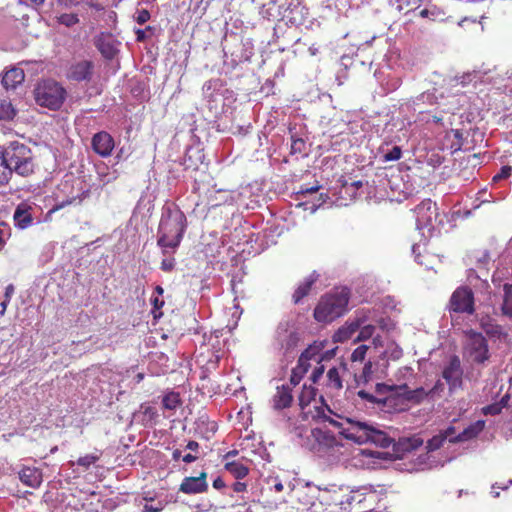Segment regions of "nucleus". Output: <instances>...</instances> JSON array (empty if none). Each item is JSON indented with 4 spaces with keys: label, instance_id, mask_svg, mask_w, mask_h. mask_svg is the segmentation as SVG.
Segmentation results:
<instances>
[{
    "label": "nucleus",
    "instance_id": "obj_1",
    "mask_svg": "<svg viewBox=\"0 0 512 512\" xmlns=\"http://www.w3.org/2000/svg\"><path fill=\"white\" fill-rule=\"evenodd\" d=\"M350 290L347 287L334 288L322 295L316 304L313 317L316 322L328 324L348 311Z\"/></svg>",
    "mask_w": 512,
    "mask_h": 512
},
{
    "label": "nucleus",
    "instance_id": "obj_2",
    "mask_svg": "<svg viewBox=\"0 0 512 512\" xmlns=\"http://www.w3.org/2000/svg\"><path fill=\"white\" fill-rule=\"evenodd\" d=\"M349 426L342 432L346 439L358 444L371 442L379 447L388 448L392 439L382 430L366 422L348 420Z\"/></svg>",
    "mask_w": 512,
    "mask_h": 512
},
{
    "label": "nucleus",
    "instance_id": "obj_3",
    "mask_svg": "<svg viewBox=\"0 0 512 512\" xmlns=\"http://www.w3.org/2000/svg\"><path fill=\"white\" fill-rule=\"evenodd\" d=\"M6 164L10 177L15 172L21 176H29L34 172L35 163L32 150L18 141L10 142L4 149Z\"/></svg>",
    "mask_w": 512,
    "mask_h": 512
},
{
    "label": "nucleus",
    "instance_id": "obj_4",
    "mask_svg": "<svg viewBox=\"0 0 512 512\" xmlns=\"http://www.w3.org/2000/svg\"><path fill=\"white\" fill-rule=\"evenodd\" d=\"M187 226L186 216L183 212L177 211L163 217L159 226L160 237L158 244L165 248H176L179 246Z\"/></svg>",
    "mask_w": 512,
    "mask_h": 512
},
{
    "label": "nucleus",
    "instance_id": "obj_5",
    "mask_svg": "<svg viewBox=\"0 0 512 512\" xmlns=\"http://www.w3.org/2000/svg\"><path fill=\"white\" fill-rule=\"evenodd\" d=\"M35 102L50 110H58L66 99V90L55 80L47 79L40 81L34 89Z\"/></svg>",
    "mask_w": 512,
    "mask_h": 512
},
{
    "label": "nucleus",
    "instance_id": "obj_6",
    "mask_svg": "<svg viewBox=\"0 0 512 512\" xmlns=\"http://www.w3.org/2000/svg\"><path fill=\"white\" fill-rule=\"evenodd\" d=\"M464 354L469 360L477 364H483L490 357L488 341L482 333L470 330L467 332V341Z\"/></svg>",
    "mask_w": 512,
    "mask_h": 512
},
{
    "label": "nucleus",
    "instance_id": "obj_7",
    "mask_svg": "<svg viewBox=\"0 0 512 512\" xmlns=\"http://www.w3.org/2000/svg\"><path fill=\"white\" fill-rule=\"evenodd\" d=\"M448 310L450 313H462L472 315L475 312L474 293L468 286H460L452 293Z\"/></svg>",
    "mask_w": 512,
    "mask_h": 512
},
{
    "label": "nucleus",
    "instance_id": "obj_8",
    "mask_svg": "<svg viewBox=\"0 0 512 512\" xmlns=\"http://www.w3.org/2000/svg\"><path fill=\"white\" fill-rule=\"evenodd\" d=\"M398 385H387L385 383H377L375 392L378 395H385L383 397V408L397 412L405 411L408 409V404L402 391L397 389Z\"/></svg>",
    "mask_w": 512,
    "mask_h": 512
},
{
    "label": "nucleus",
    "instance_id": "obj_9",
    "mask_svg": "<svg viewBox=\"0 0 512 512\" xmlns=\"http://www.w3.org/2000/svg\"><path fill=\"white\" fill-rule=\"evenodd\" d=\"M275 340L284 350V354L293 351L301 340L300 333L289 321L280 322L275 331Z\"/></svg>",
    "mask_w": 512,
    "mask_h": 512
},
{
    "label": "nucleus",
    "instance_id": "obj_10",
    "mask_svg": "<svg viewBox=\"0 0 512 512\" xmlns=\"http://www.w3.org/2000/svg\"><path fill=\"white\" fill-rule=\"evenodd\" d=\"M94 74V63L91 60L81 59L73 61L67 68L65 76L72 82H90Z\"/></svg>",
    "mask_w": 512,
    "mask_h": 512
},
{
    "label": "nucleus",
    "instance_id": "obj_11",
    "mask_svg": "<svg viewBox=\"0 0 512 512\" xmlns=\"http://www.w3.org/2000/svg\"><path fill=\"white\" fill-rule=\"evenodd\" d=\"M442 377L448 384L450 392L462 388L463 369L460 358L457 355L450 357L448 364L443 368Z\"/></svg>",
    "mask_w": 512,
    "mask_h": 512
},
{
    "label": "nucleus",
    "instance_id": "obj_12",
    "mask_svg": "<svg viewBox=\"0 0 512 512\" xmlns=\"http://www.w3.org/2000/svg\"><path fill=\"white\" fill-rule=\"evenodd\" d=\"M416 224L419 229L432 226L437 217V207L431 199H424L414 209Z\"/></svg>",
    "mask_w": 512,
    "mask_h": 512
},
{
    "label": "nucleus",
    "instance_id": "obj_13",
    "mask_svg": "<svg viewBox=\"0 0 512 512\" xmlns=\"http://www.w3.org/2000/svg\"><path fill=\"white\" fill-rule=\"evenodd\" d=\"M368 319L367 312L364 310L357 311L356 317L348 320L341 326L334 334L333 339L335 342H345L349 340L352 335L360 329L361 325Z\"/></svg>",
    "mask_w": 512,
    "mask_h": 512
},
{
    "label": "nucleus",
    "instance_id": "obj_14",
    "mask_svg": "<svg viewBox=\"0 0 512 512\" xmlns=\"http://www.w3.org/2000/svg\"><path fill=\"white\" fill-rule=\"evenodd\" d=\"M207 473L202 471L197 477H185L179 487V491L185 494H199L208 490Z\"/></svg>",
    "mask_w": 512,
    "mask_h": 512
},
{
    "label": "nucleus",
    "instance_id": "obj_15",
    "mask_svg": "<svg viewBox=\"0 0 512 512\" xmlns=\"http://www.w3.org/2000/svg\"><path fill=\"white\" fill-rule=\"evenodd\" d=\"M91 144L94 152L102 157L109 156L114 148L112 136L105 131L96 133L92 138Z\"/></svg>",
    "mask_w": 512,
    "mask_h": 512
},
{
    "label": "nucleus",
    "instance_id": "obj_16",
    "mask_svg": "<svg viewBox=\"0 0 512 512\" xmlns=\"http://www.w3.org/2000/svg\"><path fill=\"white\" fill-rule=\"evenodd\" d=\"M320 275L316 271L310 273L302 282L299 283L294 293L292 294V302L299 304L305 297H307L314 284L319 280Z\"/></svg>",
    "mask_w": 512,
    "mask_h": 512
},
{
    "label": "nucleus",
    "instance_id": "obj_17",
    "mask_svg": "<svg viewBox=\"0 0 512 512\" xmlns=\"http://www.w3.org/2000/svg\"><path fill=\"white\" fill-rule=\"evenodd\" d=\"M32 207L26 202H21L15 209L13 220L19 229H26L33 224Z\"/></svg>",
    "mask_w": 512,
    "mask_h": 512
},
{
    "label": "nucleus",
    "instance_id": "obj_18",
    "mask_svg": "<svg viewBox=\"0 0 512 512\" xmlns=\"http://www.w3.org/2000/svg\"><path fill=\"white\" fill-rule=\"evenodd\" d=\"M293 401L292 387L290 385H281L273 396V407L276 410H282L291 406Z\"/></svg>",
    "mask_w": 512,
    "mask_h": 512
},
{
    "label": "nucleus",
    "instance_id": "obj_19",
    "mask_svg": "<svg viewBox=\"0 0 512 512\" xmlns=\"http://www.w3.org/2000/svg\"><path fill=\"white\" fill-rule=\"evenodd\" d=\"M23 484L31 488H38L42 483V471L36 467H23L19 472Z\"/></svg>",
    "mask_w": 512,
    "mask_h": 512
},
{
    "label": "nucleus",
    "instance_id": "obj_20",
    "mask_svg": "<svg viewBox=\"0 0 512 512\" xmlns=\"http://www.w3.org/2000/svg\"><path fill=\"white\" fill-rule=\"evenodd\" d=\"M25 79L24 71L20 68H11L7 70L3 76L1 83L6 90L16 89V87L23 83Z\"/></svg>",
    "mask_w": 512,
    "mask_h": 512
},
{
    "label": "nucleus",
    "instance_id": "obj_21",
    "mask_svg": "<svg viewBox=\"0 0 512 512\" xmlns=\"http://www.w3.org/2000/svg\"><path fill=\"white\" fill-rule=\"evenodd\" d=\"M397 389L402 391V395L406 398L408 405L410 403L420 404L429 396V393L423 387L411 390L407 384H402L397 386Z\"/></svg>",
    "mask_w": 512,
    "mask_h": 512
},
{
    "label": "nucleus",
    "instance_id": "obj_22",
    "mask_svg": "<svg viewBox=\"0 0 512 512\" xmlns=\"http://www.w3.org/2000/svg\"><path fill=\"white\" fill-rule=\"evenodd\" d=\"M485 428V421L478 420L472 424H470L467 428H465L461 433H459L455 438L450 439V442H463L467 440H471L477 437Z\"/></svg>",
    "mask_w": 512,
    "mask_h": 512
},
{
    "label": "nucleus",
    "instance_id": "obj_23",
    "mask_svg": "<svg viewBox=\"0 0 512 512\" xmlns=\"http://www.w3.org/2000/svg\"><path fill=\"white\" fill-rule=\"evenodd\" d=\"M224 469L238 480L245 478L249 474V468L238 461L225 462Z\"/></svg>",
    "mask_w": 512,
    "mask_h": 512
},
{
    "label": "nucleus",
    "instance_id": "obj_24",
    "mask_svg": "<svg viewBox=\"0 0 512 512\" xmlns=\"http://www.w3.org/2000/svg\"><path fill=\"white\" fill-rule=\"evenodd\" d=\"M316 395H317L316 388H314L313 386H307V385L303 386V388L299 394L298 400H299V406L304 412H305V409L310 405V403L315 400ZM310 412L311 411L309 410L306 413H310Z\"/></svg>",
    "mask_w": 512,
    "mask_h": 512
},
{
    "label": "nucleus",
    "instance_id": "obj_25",
    "mask_svg": "<svg viewBox=\"0 0 512 512\" xmlns=\"http://www.w3.org/2000/svg\"><path fill=\"white\" fill-rule=\"evenodd\" d=\"M17 114L16 108L13 106L10 100L1 99L0 100V120L2 121H11L15 118Z\"/></svg>",
    "mask_w": 512,
    "mask_h": 512
},
{
    "label": "nucleus",
    "instance_id": "obj_26",
    "mask_svg": "<svg viewBox=\"0 0 512 512\" xmlns=\"http://www.w3.org/2000/svg\"><path fill=\"white\" fill-rule=\"evenodd\" d=\"M324 348L323 342L314 341L310 344L302 353H301V361L303 360H317V357L320 355L321 351Z\"/></svg>",
    "mask_w": 512,
    "mask_h": 512
},
{
    "label": "nucleus",
    "instance_id": "obj_27",
    "mask_svg": "<svg viewBox=\"0 0 512 512\" xmlns=\"http://www.w3.org/2000/svg\"><path fill=\"white\" fill-rule=\"evenodd\" d=\"M143 500L145 503L143 504L142 512H162L167 502L164 500H156L153 497H144Z\"/></svg>",
    "mask_w": 512,
    "mask_h": 512
},
{
    "label": "nucleus",
    "instance_id": "obj_28",
    "mask_svg": "<svg viewBox=\"0 0 512 512\" xmlns=\"http://www.w3.org/2000/svg\"><path fill=\"white\" fill-rule=\"evenodd\" d=\"M326 386L330 389L337 391L342 389V378L340 376L338 368L332 367L328 370Z\"/></svg>",
    "mask_w": 512,
    "mask_h": 512
},
{
    "label": "nucleus",
    "instance_id": "obj_29",
    "mask_svg": "<svg viewBox=\"0 0 512 512\" xmlns=\"http://www.w3.org/2000/svg\"><path fill=\"white\" fill-rule=\"evenodd\" d=\"M162 405L167 410H176L181 405L180 394L174 391L165 394L162 398Z\"/></svg>",
    "mask_w": 512,
    "mask_h": 512
},
{
    "label": "nucleus",
    "instance_id": "obj_30",
    "mask_svg": "<svg viewBox=\"0 0 512 512\" xmlns=\"http://www.w3.org/2000/svg\"><path fill=\"white\" fill-rule=\"evenodd\" d=\"M311 433L316 441L327 446H332L336 441L335 436L329 431H323L319 428H315Z\"/></svg>",
    "mask_w": 512,
    "mask_h": 512
},
{
    "label": "nucleus",
    "instance_id": "obj_31",
    "mask_svg": "<svg viewBox=\"0 0 512 512\" xmlns=\"http://www.w3.org/2000/svg\"><path fill=\"white\" fill-rule=\"evenodd\" d=\"M503 289L504 300L502 304V312L504 315L512 318V285L505 284Z\"/></svg>",
    "mask_w": 512,
    "mask_h": 512
},
{
    "label": "nucleus",
    "instance_id": "obj_32",
    "mask_svg": "<svg viewBox=\"0 0 512 512\" xmlns=\"http://www.w3.org/2000/svg\"><path fill=\"white\" fill-rule=\"evenodd\" d=\"M96 46L101 52V54L107 59H112L117 52L114 45L110 44L109 42H106L105 38H99L96 41Z\"/></svg>",
    "mask_w": 512,
    "mask_h": 512
},
{
    "label": "nucleus",
    "instance_id": "obj_33",
    "mask_svg": "<svg viewBox=\"0 0 512 512\" xmlns=\"http://www.w3.org/2000/svg\"><path fill=\"white\" fill-rule=\"evenodd\" d=\"M367 497L373 499L375 497L373 492L368 494H364L360 491H352L351 494L347 497L346 503L349 505H361L364 501L367 500Z\"/></svg>",
    "mask_w": 512,
    "mask_h": 512
},
{
    "label": "nucleus",
    "instance_id": "obj_34",
    "mask_svg": "<svg viewBox=\"0 0 512 512\" xmlns=\"http://www.w3.org/2000/svg\"><path fill=\"white\" fill-rule=\"evenodd\" d=\"M10 180V170L6 164L4 149L0 146V185L7 184Z\"/></svg>",
    "mask_w": 512,
    "mask_h": 512
},
{
    "label": "nucleus",
    "instance_id": "obj_35",
    "mask_svg": "<svg viewBox=\"0 0 512 512\" xmlns=\"http://www.w3.org/2000/svg\"><path fill=\"white\" fill-rule=\"evenodd\" d=\"M506 405L504 402V398L500 402L492 403L490 405L484 406L482 408V413L484 415H498L501 413L503 407Z\"/></svg>",
    "mask_w": 512,
    "mask_h": 512
},
{
    "label": "nucleus",
    "instance_id": "obj_36",
    "mask_svg": "<svg viewBox=\"0 0 512 512\" xmlns=\"http://www.w3.org/2000/svg\"><path fill=\"white\" fill-rule=\"evenodd\" d=\"M357 395L362 399V400H365L367 402H370V403H376L378 404L379 406H381L383 408V396L381 395H378L375 396L365 390H360L358 391Z\"/></svg>",
    "mask_w": 512,
    "mask_h": 512
},
{
    "label": "nucleus",
    "instance_id": "obj_37",
    "mask_svg": "<svg viewBox=\"0 0 512 512\" xmlns=\"http://www.w3.org/2000/svg\"><path fill=\"white\" fill-rule=\"evenodd\" d=\"M100 459L99 455L95 454H87L78 458L77 465L83 467L84 469H89L91 465L95 464Z\"/></svg>",
    "mask_w": 512,
    "mask_h": 512
},
{
    "label": "nucleus",
    "instance_id": "obj_38",
    "mask_svg": "<svg viewBox=\"0 0 512 512\" xmlns=\"http://www.w3.org/2000/svg\"><path fill=\"white\" fill-rule=\"evenodd\" d=\"M402 84V81L399 77H389L385 83L382 84L383 89L386 93L393 92L397 90Z\"/></svg>",
    "mask_w": 512,
    "mask_h": 512
},
{
    "label": "nucleus",
    "instance_id": "obj_39",
    "mask_svg": "<svg viewBox=\"0 0 512 512\" xmlns=\"http://www.w3.org/2000/svg\"><path fill=\"white\" fill-rule=\"evenodd\" d=\"M369 347L365 344H362L360 346H358L351 354V361L352 362H362L365 357H366V353L368 351Z\"/></svg>",
    "mask_w": 512,
    "mask_h": 512
},
{
    "label": "nucleus",
    "instance_id": "obj_40",
    "mask_svg": "<svg viewBox=\"0 0 512 512\" xmlns=\"http://www.w3.org/2000/svg\"><path fill=\"white\" fill-rule=\"evenodd\" d=\"M58 22L67 27H71L79 22L78 16L73 13H64L58 18Z\"/></svg>",
    "mask_w": 512,
    "mask_h": 512
},
{
    "label": "nucleus",
    "instance_id": "obj_41",
    "mask_svg": "<svg viewBox=\"0 0 512 512\" xmlns=\"http://www.w3.org/2000/svg\"><path fill=\"white\" fill-rule=\"evenodd\" d=\"M445 441H446L445 435H442V434L436 435V436L432 437L427 442V448L430 451L437 450L443 446Z\"/></svg>",
    "mask_w": 512,
    "mask_h": 512
},
{
    "label": "nucleus",
    "instance_id": "obj_42",
    "mask_svg": "<svg viewBox=\"0 0 512 512\" xmlns=\"http://www.w3.org/2000/svg\"><path fill=\"white\" fill-rule=\"evenodd\" d=\"M375 331V326L373 325H365L361 327L360 332L357 336L358 341H365L372 337L373 333Z\"/></svg>",
    "mask_w": 512,
    "mask_h": 512
},
{
    "label": "nucleus",
    "instance_id": "obj_43",
    "mask_svg": "<svg viewBox=\"0 0 512 512\" xmlns=\"http://www.w3.org/2000/svg\"><path fill=\"white\" fill-rule=\"evenodd\" d=\"M11 236V228L10 226L5 222H0V248H3L6 239H8Z\"/></svg>",
    "mask_w": 512,
    "mask_h": 512
},
{
    "label": "nucleus",
    "instance_id": "obj_44",
    "mask_svg": "<svg viewBox=\"0 0 512 512\" xmlns=\"http://www.w3.org/2000/svg\"><path fill=\"white\" fill-rule=\"evenodd\" d=\"M306 143L302 138H295L292 136L291 153H303L305 151Z\"/></svg>",
    "mask_w": 512,
    "mask_h": 512
},
{
    "label": "nucleus",
    "instance_id": "obj_45",
    "mask_svg": "<svg viewBox=\"0 0 512 512\" xmlns=\"http://www.w3.org/2000/svg\"><path fill=\"white\" fill-rule=\"evenodd\" d=\"M402 156V150L399 146H394L389 152L383 155L384 161H397Z\"/></svg>",
    "mask_w": 512,
    "mask_h": 512
},
{
    "label": "nucleus",
    "instance_id": "obj_46",
    "mask_svg": "<svg viewBox=\"0 0 512 512\" xmlns=\"http://www.w3.org/2000/svg\"><path fill=\"white\" fill-rule=\"evenodd\" d=\"M511 172H512L511 166H503L500 169V172L493 176L492 180H493V182H499L503 179H507L511 176Z\"/></svg>",
    "mask_w": 512,
    "mask_h": 512
},
{
    "label": "nucleus",
    "instance_id": "obj_47",
    "mask_svg": "<svg viewBox=\"0 0 512 512\" xmlns=\"http://www.w3.org/2000/svg\"><path fill=\"white\" fill-rule=\"evenodd\" d=\"M78 199V203L81 202V198L79 197H71V198H68L66 200H63L59 203H57L50 211L49 213H54L60 209H63L64 207L68 206V205H71L73 204L74 202H76V200Z\"/></svg>",
    "mask_w": 512,
    "mask_h": 512
},
{
    "label": "nucleus",
    "instance_id": "obj_48",
    "mask_svg": "<svg viewBox=\"0 0 512 512\" xmlns=\"http://www.w3.org/2000/svg\"><path fill=\"white\" fill-rule=\"evenodd\" d=\"M153 31H154V29L151 26H147L145 29H136L135 30L136 40L138 42L145 41L147 39V32H149L152 35Z\"/></svg>",
    "mask_w": 512,
    "mask_h": 512
},
{
    "label": "nucleus",
    "instance_id": "obj_49",
    "mask_svg": "<svg viewBox=\"0 0 512 512\" xmlns=\"http://www.w3.org/2000/svg\"><path fill=\"white\" fill-rule=\"evenodd\" d=\"M151 303L153 305V314H154V318H157L159 317L162 313L159 312V314L157 315L156 314V311L157 310H160L163 305H164V300L162 298H160V296H153L151 298Z\"/></svg>",
    "mask_w": 512,
    "mask_h": 512
},
{
    "label": "nucleus",
    "instance_id": "obj_50",
    "mask_svg": "<svg viewBox=\"0 0 512 512\" xmlns=\"http://www.w3.org/2000/svg\"><path fill=\"white\" fill-rule=\"evenodd\" d=\"M440 12L437 11L436 8H433V9H428V8H425V9H422L420 12H419V15L423 18H429L431 20H436V18L439 16Z\"/></svg>",
    "mask_w": 512,
    "mask_h": 512
},
{
    "label": "nucleus",
    "instance_id": "obj_51",
    "mask_svg": "<svg viewBox=\"0 0 512 512\" xmlns=\"http://www.w3.org/2000/svg\"><path fill=\"white\" fill-rule=\"evenodd\" d=\"M444 391V384L441 380H437L434 386L427 391L429 393V396L439 395Z\"/></svg>",
    "mask_w": 512,
    "mask_h": 512
},
{
    "label": "nucleus",
    "instance_id": "obj_52",
    "mask_svg": "<svg viewBox=\"0 0 512 512\" xmlns=\"http://www.w3.org/2000/svg\"><path fill=\"white\" fill-rule=\"evenodd\" d=\"M324 366L323 365H320L318 367H316L311 376H310V380L313 382V383H317L319 381V379L323 376V373H324Z\"/></svg>",
    "mask_w": 512,
    "mask_h": 512
},
{
    "label": "nucleus",
    "instance_id": "obj_53",
    "mask_svg": "<svg viewBox=\"0 0 512 512\" xmlns=\"http://www.w3.org/2000/svg\"><path fill=\"white\" fill-rule=\"evenodd\" d=\"M135 19L139 24H144L150 19V13L148 10L142 9L138 12Z\"/></svg>",
    "mask_w": 512,
    "mask_h": 512
},
{
    "label": "nucleus",
    "instance_id": "obj_54",
    "mask_svg": "<svg viewBox=\"0 0 512 512\" xmlns=\"http://www.w3.org/2000/svg\"><path fill=\"white\" fill-rule=\"evenodd\" d=\"M175 260L174 258L163 259L161 262V269L165 272H170L174 269Z\"/></svg>",
    "mask_w": 512,
    "mask_h": 512
},
{
    "label": "nucleus",
    "instance_id": "obj_55",
    "mask_svg": "<svg viewBox=\"0 0 512 512\" xmlns=\"http://www.w3.org/2000/svg\"><path fill=\"white\" fill-rule=\"evenodd\" d=\"M232 489L236 493L244 492L247 490V484L244 482L237 481L232 485Z\"/></svg>",
    "mask_w": 512,
    "mask_h": 512
},
{
    "label": "nucleus",
    "instance_id": "obj_56",
    "mask_svg": "<svg viewBox=\"0 0 512 512\" xmlns=\"http://www.w3.org/2000/svg\"><path fill=\"white\" fill-rule=\"evenodd\" d=\"M186 449L198 454L199 452V449H200V445L197 441H194V440H190L187 444H186Z\"/></svg>",
    "mask_w": 512,
    "mask_h": 512
},
{
    "label": "nucleus",
    "instance_id": "obj_57",
    "mask_svg": "<svg viewBox=\"0 0 512 512\" xmlns=\"http://www.w3.org/2000/svg\"><path fill=\"white\" fill-rule=\"evenodd\" d=\"M191 155H189V153H186L185 155V159H184V166H185V169L188 170V169H193V170H197L198 167L197 166H194L191 162Z\"/></svg>",
    "mask_w": 512,
    "mask_h": 512
},
{
    "label": "nucleus",
    "instance_id": "obj_58",
    "mask_svg": "<svg viewBox=\"0 0 512 512\" xmlns=\"http://www.w3.org/2000/svg\"><path fill=\"white\" fill-rule=\"evenodd\" d=\"M198 458H199V456L196 453H194V454L188 453L182 457V460L185 463H192V462L196 461Z\"/></svg>",
    "mask_w": 512,
    "mask_h": 512
},
{
    "label": "nucleus",
    "instance_id": "obj_59",
    "mask_svg": "<svg viewBox=\"0 0 512 512\" xmlns=\"http://www.w3.org/2000/svg\"><path fill=\"white\" fill-rule=\"evenodd\" d=\"M293 372L297 373V376L298 378H303V376L307 373L306 371V368H302L301 366H299V364L297 363V365L292 369Z\"/></svg>",
    "mask_w": 512,
    "mask_h": 512
},
{
    "label": "nucleus",
    "instance_id": "obj_60",
    "mask_svg": "<svg viewBox=\"0 0 512 512\" xmlns=\"http://www.w3.org/2000/svg\"><path fill=\"white\" fill-rule=\"evenodd\" d=\"M226 485H225V482L224 480L221 478V477H217L214 481H213V487L217 490H220L222 488H224Z\"/></svg>",
    "mask_w": 512,
    "mask_h": 512
},
{
    "label": "nucleus",
    "instance_id": "obj_61",
    "mask_svg": "<svg viewBox=\"0 0 512 512\" xmlns=\"http://www.w3.org/2000/svg\"><path fill=\"white\" fill-rule=\"evenodd\" d=\"M319 190V186H312L310 188H302L299 193L301 194H313Z\"/></svg>",
    "mask_w": 512,
    "mask_h": 512
},
{
    "label": "nucleus",
    "instance_id": "obj_62",
    "mask_svg": "<svg viewBox=\"0 0 512 512\" xmlns=\"http://www.w3.org/2000/svg\"><path fill=\"white\" fill-rule=\"evenodd\" d=\"M302 378H298L297 376V373L295 372H291V376H290V383H291V386H296L299 384V382L301 381Z\"/></svg>",
    "mask_w": 512,
    "mask_h": 512
},
{
    "label": "nucleus",
    "instance_id": "obj_63",
    "mask_svg": "<svg viewBox=\"0 0 512 512\" xmlns=\"http://www.w3.org/2000/svg\"><path fill=\"white\" fill-rule=\"evenodd\" d=\"M238 450H230L224 455V460L229 461L231 457H235L238 455Z\"/></svg>",
    "mask_w": 512,
    "mask_h": 512
},
{
    "label": "nucleus",
    "instance_id": "obj_64",
    "mask_svg": "<svg viewBox=\"0 0 512 512\" xmlns=\"http://www.w3.org/2000/svg\"><path fill=\"white\" fill-rule=\"evenodd\" d=\"M182 456V452L180 449H174L172 452V459L174 461H178Z\"/></svg>",
    "mask_w": 512,
    "mask_h": 512
}]
</instances>
